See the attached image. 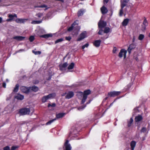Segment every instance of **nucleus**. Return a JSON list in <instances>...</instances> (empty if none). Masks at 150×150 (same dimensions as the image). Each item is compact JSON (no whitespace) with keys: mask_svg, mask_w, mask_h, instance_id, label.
<instances>
[{"mask_svg":"<svg viewBox=\"0 0 150 150\" xmlns=\"http://www.w3.org/2000/svg\"><path fill=\"white\" fill-rule=\"evenodd\" d=\"M88 94H77V96L78 98L81 100V104H83L86 99L87 98V95Z\"/></svg>","mask_w":150,"mask_h":150,"instance_id":"f257e3e1","label":"nucleus"},{"mask_svg":"<svg viewBox=\"0 0 150 150\" xmlns=\"http://www.w3.org/2000/svg\"><path fill=\"white\" fill-rule=\"evenodd\" d=\"M30 112V110L29 108H25L21 109L19 113L21 115L29 114Z\"/></svg>","mask_w":150,"mask_h":150,"instance_id":"f03ea898","label":"nucleus"},{"mask_svg":"<svg viewBox=\"0 0 150 150\" xmlns=\"http://www.w3.org/2000/svg\"><path fill=\"white\" fill-rule=\"evenodd\" d=\"M86 31H83L79 35L78 38L76 39V41H80L86 37Z\"/></svg>","mask_w":150,"mask_h":150,"instance_id":"7ed1b4c3","label":"nucleus"},{"mask_svg":"<svg viewBox=\"0 0 150 150\" xmlns=\"http://www.w3.org/2000/svg\"><path fill=\"white\" fill-rule=\"evenodd\" d=\"M127 52L125 49H122L120 52L119 53L118 56L120 58H121L124 56V59H125L126 57V54Z\"/></svg>","mask_w":150,"mask_h":150,"instance_id":"20e7f679","label":"nucleus"},{"mask_svg":"<svg viewBox=\"0 0 150 150\" xmlns=\"http://www.w3.org/2000/svg\"><path fill=\"white\" fill-rule=\"evenodd\" d=\"M20 89L23 93L25 94H27L30 92L29 87H27L25 86H22L20 87Z\"/></svg>","mask_w":150,"mask_h":150,"instance_id":"39448f33","label":"nucleus"},{"mask_svg":"<svg viewBox=\"0 0 150 150\" xmlns=\"http://www.w3.org/2000/svg\"><path fill=\"white\" fill-rule=\"evenodd\" d=\"M55 94H48V95L44 96L42 98V101L43 103L45 102L46 100L50 98H52V97L55 96Z\"/></svg>","mask_w":150,"mask_h":150,"instance_id":"423d86ee","label":"nucleus"},{"mask_svg":"<svg viewBox=\"0 0 150 150\" xmlns=\"http://www.w3.org/2000/svg\"><path fill=\"white\" fill-rule=\"evenodd\" d=\"M106 25V23L103 21L100 20L98 23V28L102 29L104 28Z\"/></svg>","mask_w":150,"mask_h":150,"instance_id":"0eeeda50","label":"nucleus"},{"mask_svg":"<svg viewBox=\"0 0 150 150\" xmlns=\"http://www.w3.org/2000/svg\"><path fill=\"white\" fill-rule=\"evenodd\" d=\"M69 141L67 140L64 143L65 150H71V147L70 144L69 143Z\"/></svg>","mask_w":150,"mask_h":150,"instance_id":"6e6552de","label":"nucleus"},{"mask_svg":"<svg viewBox=\"0 0 150 150\" xmlns=\"http://www.w3.org/2000/svg\"><path fill=\"white\" fill-rule=\"evenodd\" d=\"M68 65V64L67 62L64 63L62 64H60L59 65V69L61 71L65 70V69Z\"/></svg>","mask_w":150,"mask_h":150,"instance_id":"1a4fd4ad","label":"nucleus"},{"mask_svg":"<svg viewBox=\"0 0 150 150\" xmlns=\"http://www.w3.org/2000/svg\"><path fill=\"white\" fill-rule=\"evenodd\" d=\"M28 20V19L17 18L16 20V22L17 23H24Z\"/></svg>","mask_w":150,"mask_h":150,"instance_id":"9d476101","label":"nucleus"},{"mask_svg":"<svg viewBox=\"0 0 150 150\" xmlns=\"http://www.w3.org/2000/svg\"><path fill=\"white\" fill-rule=\"evenodd\" d=\"M136 45L134 43L130 44L127 50L129 54H130L131 50L135 48Z\"/></svg>","mask_w":150,"mask_h":150,"instance_id":"9b49d317","label":"nucleus"},{"mask_svg":"<svg viewBox=\"0 0 150 150\" xmlns=\"http://www.w3.org/2000/svg\"><path fill=\"white\" fill-rule=\"evenodd\" d=\"M100 11L102 13L103 15L106 13L108 12L107 8L104 6L101 8Z\"/></svg>","mask_w":150,"mask_h":150,"instance_id":"f8f14e48","label":"nucleus"},{"mask_svg":"<svg viewBox=\"0 0 150 150\" xmlns=\"http://www.w3.org/2000/svg\"><path fill=\"white\" fill-rule=\"evenodd\" d=\"M13 39L17 40L18 41H22L25 38V37L22 36H16L13 37Z\"/></svg>","mask_w":150,"mask_h":150,"instance_id":"ddd939ff","label":"nucleus"},{"mask_svg":"<svg viewBox=\"0 0 150 150\" xmlns=\"http://www.w3.org/2000/svg\"><path fill=\"white\" fill-rule=\"evenodd\" d=\"M30 92L33 91L35 92L37 91L38 90V88L35 86L29 87Z\"/></svg>","mask_w":150,"mask_h":150,"instance_id":"4468645a","label":"nucleus"},{"mask_svg":"<svg viewBox=\"0 0 150 150\" xmlns=\"http://www.w3.org/2000/svg\"><path fill=\"white\" fill-rule=\"evenodd\" d=\"M101 40H96L93 43V45L96 47H99L100 45Z\"/></svg>","mask_w":150,"mask_h":150,"instance_id":"2eb2a0df","label":"nucleus"},{"mask_svg":"<svg viewBox=\"0 0 150 150\" xmlns=\"http://www.w3.org/2000/svg\"><path fill=\"white\" fill-rule=\"evenodd\" d=\"M9 18L7 20V21H9L13 20L14 17L16 18L17 17V15L16 14H14L13 15L12 14H9L8 16Z\"/></svg>","mask_w":150,"mask_h":150,"instance_id":"dca6fc26","label":"nucleus"},{"mask_svg":"<svg viewBox=\"0 0 150 150\" xmlns=\"http://www.w3.org/2000/svg\"><path fill=\"white\" fill-rule=\"evenodd\" d=\"M52 34H48L40 35V37L41 38H44L46 39L48 38L49 37H52Z\"/></svg>","mask_w":150,"mask_h":150,"instance_id":"f3484780","label":"nucleus"},{"mask_svg":"<svg viewBox=\"0 0 150 150\" xmlns=\"http://www.w3.org/2000/svg\"><path fill=\"white\" fill-rule=\"evenodd\" d=\"M129 21V19L128 18H126L124 20L122 23V24L123 26H127Z\"/></svg>","mask_w":150,"mask_h":150,"instance_id":"a211bd4d","label":"nucleus"},{"mask_svg":"<svg viewBox=\"0 0 150 150\" xmlns=\"http://www.w3.org/2000/svg\"><path fill=\"white\" fill-rule=\"evenodd\" d=\"M136 144V142L135 141H132L130 144L131 150H134Z\"/></svg>","mask_w":150,"mask_h":150,"instance_id":"6ab92c4d","label":"nucleus"},{"mask_svg":"<svg viewBox=\"0 0 150 150\" xmlns=\"http://www.w3.org/2000/svg\"><path fill=\"white\" fill-rule=\"evenodd\" d=\"M24 96L21 94H17L15 98L18 100H22L23 99Z\"/></svg>","mask_w":150,"mask_h":150,"instance_id":"aec40b11","label":"nucleus"},{"mask_svg":"<svg viewBox=\"0 0 150 150\" xmlns=\"http://www.w3.org/2000/svg\"><path fill=\"white\" fill-rule=\"evenodd\" d=\"M91 91L90 89L85 90L83 92H78L79 94H91Z\"/></svg>","mask_w":150,"mask_h":150,"instance_id":"412c9836","label":"nucleus"},{"mask_svg":"<svg viewBox=\"0 0 150 150\" xmlns=\"http://www.w3.org/2000/svg\"><path fill=\"white\" fill-rule=\"evenodd\" d=\"M142 119V117L140 115L136 116L135 119V120L136 122H139Z\"/></svg>","mask_w":150,"mask_h":150,"instance_id":"4be33fe9","label":"nucleus"},{"mask_svg":"<svg viewBox=\"0 0 150 150\" xmlns=\"http://www.w3.org/2000/svg\"><path fill=\"white\" fill-rule=\"evenodd\" d=\"M110 29L108 27H106L105 28L103 32L104 33H107L109 32H111Z\"/></svg>","mask_w":150,"mask_h":150,"instance_id":"5701e85b","label":"nucleus"},{"mask_svg":"<svg viewBox=\"0 0 150 150\" xmlns=\"http://www.w3.org/2000/svg\"><path fill=\"white\" fill-rule=\"evenodd\" d=\"M19 88V85L18 84H16L13 90V92L14 93L17 92Z\"/></svg>","mask_w":150,"mask_h":150,"instance_id":"b1692460","label":"nucleus"},{"mask_svg":"<svg viewBox=\"0 0 150 150\" xmlns=\"http://www.w3.org/2000/svg\"><path fill=\"white\" fill-rule=\"evenodd\" d=\"M75 64L73 62H72L71 64L68 66L67 69L68 70H71L73 69L74 68Z\"/></svg>","mask_w":150,"mask_h":150,"instance_id":"393cba45","label":"nucleus"},{"mask_svg":"<svg viewBox=\"0 0 150 150\" xmlns=\"http://www.w3.org/2000/svg\"><path fill=\"white\" fill-rule=\"evenodd\" d=\"M64 115V114L63 113H59L56 115V117L57 118H59L63 117Z\"/></svg>","mask_w":150,"mask_h":150,"instance_id":"a878e982","label":"nucleus"},{"mask_svg":"<svg viewBox=\"0 0 150 150\" xmlns=\"http://www.w3.org/2000/svg\"><path fill=\"white\" fill-rule=\"evenodd\" d=\"M75 25V22H74L73 24H72L71 26L69 27L68 29V31H70L72 30L73 29L74 25Z\"/></svg>","mask_w":150,"mask_h":150,"instance_id":"bb28decb","label":"nucleus"},{"mask_svg":"<svg viewBox=\"0 0 150 150\" xmlns=\"http://www.w3.org/2000/svg\"><path fill=\"white\" fill-rule=\"evenodd\" d=\"M127 3L124 2V1H121V6L122 8H124L127 5Z\"/></svg>","mask_w":150,"mask_h":150,"instance_id":"cd10ccee","label":"nucleus"},{"mask_svg":"<svg viewBox=\"0 0 150 150\" xmlns=\"http://www.w3.org/2000/svg\"><path fill=\"white\" fill-rule=\"evenodd\" d=\"M132 84L131 83L128 84L127 86H126L125 88L124 89H126L125 90H124V91H126L128 90L131 86Z\"/></svg>","mask_w":150,"mask_h":150,"instance_id":"c85d7f7f","label":"nucleus"},{"mask_svg":"<svg viewBox=\"0 0 150 150\" xmlns=\"http://www.w3.org/2000/svg\"><path fill=\"white\" fill-rule=\"evenodd\" d=\"M123 93V92H121L120 91H113L108 92V94H120Z\"/></svg>","mask_w":150,"mask_h":150,"instance_id":"c756f323","label":"nucleus"},{"mask_svg":"<svg viewBox=\"0 0 150 150\" xmlns=\"http://www.w3.org/2000/svg\"><path fill=\"white\" fill-rule=\"evenodd\" d=\"M34 8H46L47 7V6L45 4H43L40 6H35Z\"/></svg>","mask_w":150,"mask_h":150,"instance_id":"7c9ffc66","label":"nucleus"},{"mask_svg":"<svg viewBox=\"0 0 150 150\" xmlns=\"http://www.w3.org/2000/svg\"><path fill=\"white\" fill-rule=\"evenodd\" d=\"M143 25L145 26H147L148 24V23L147 21L146 18L145 17H144V20L143 22Z\"/></svg>","mask_w":150,"mask_h":150,"instance_id":"2f4dec72","label":"nucleus"},{"mask_svg":"<svg viewBox=\"0 0 150 150\" xmlns=\"http://www.w3.org/2000/svg\"><path fill=\"white\" fill-rule=\"evenodd\" d=\"M74 94H67L65 96L66 98L67 99H70L74 96Z\"/></svg>","mask_w":150,"mask_h":150,"instance_id":"473e14b6","label":"nucleus"},{"mask_svg":"<svg viewBox=\"0 0 150 150\" xmlns=\"http://www.w3.org/2000/svg\"><path fill=\"white\" fill-rule=\"evenodd\" d=\"M32 52L35 55L40 54L41 53V52L40 51H35L34 50H33Z\"/></svg>","mask_w":150,"mask_h":150,"instance_id":"72a5a7b5","label":"nucleus"},{"mask_svg":"<svg viewBox=\"0 0 150 150\" xmlns=\"http://www.w3.org/2000/svg\"><path fill=\"white\" fill-rule=\"evenodd\" d=\"M133 119L132 118H131L130 120L128 122V127H130L131 126V124L133 122Z\"/></svg>","mask_w":150,"mask_h":150,"instance_id":"f704fd0d","label":"nucleus"},{"mask_svg":"<svg viewBox=\"0 0 150 150\" xmlns=\"http://www.w3.org/2000/svg\"><path fill=\"white\" fill-rule=\"evenodd\" d=\"M83 14V11L82 10H80L78 12V16H82Z\"/></svg>","mask_w":150,"mask_h":150,"instance_id":"c9c22d12","label":"nucleus"},{"mask_svg":"<svg viewBox=\"0 0 150 150\" xmlns=\"http://www.w3.org/2000/svg\"><path fill=\"white\" fill-rule=\"evenodd\" d=\"M144 35L143 34H140L138 37V39L140 40H142L144 39Z\"/></svg>","mask_w":150,"mask_h":150,"instance_id":"e433bc0d","label":"nucleus"},{"mask_svg":"<svg viewBox=\"0 0 150 150\" xmlns=\"http://www.w3.org/2000/svg\"><path fill=\"white\" fill-rule=\"evenodd\" d=\"M29 40L30 42H32L35 40L34 36L32 35L29 38Z\"/></svg>","mask_w":150,"mask_h":150,"instance_id":"4c0bfd02","label":"nucleus"},{"mask_svg":"<svg viewBox=\"0 0 150 150\" xmlns=\"http://www.w3.org/2000/svg\"><path fill=\"white\" fill-rule=\"evenodd\" d=\"M42 22V21H33L32 22V24H40Z\"/></svg>","mask_w":150,"mask_h":150,"instance_id":"58836bf2","label":"nucleus"},{"mask_svg":"<svg viewBox=\"0 0 150 150\" xmlns=\"http://www.w3.org/2000/svg\"><path fill=\"white\" fill-rule=\"evenodd\" d=\"M63 41V39L62 38H59L56 41H55V44H57L59 42H61Z\"/></svg>","mask_w":150,"mask_h":150,"instance_id":"ea45409f","label":"nucleus"},{"mask_svg":"<svg viewBox=\"0 0 150 150\" xmlns=\"http://www.w3.org/2000/svg\"><path fill=\"white\" fill-rule=\"evenodd\" d=\"M56 118H55V119H54L53 120H51L50 121H48V122H47L46 123V125H50V124L52 123V122H53L55 120H56Z\"/></svg>","mask_w":150,"mask_h":150,"instance_id":"a19ab883","label":"nucleus"},{"mask_svg":"<svg viewBox=\"0 0 150 150\" xmlns=\"http://www.w3.org/2000/svg\"><path fill=\"white\" fill-rule=\"evenodd\" d=\"M86 105H83L80 106L78 108V109L79 110H83L86 107Z\"/></svg>","mask_w":150,"mask_h":150,"instance_id":"79ce46f5","label":"nucleus"},{"mask_svg":"<svg viewBox=\"0 0 150 150\" xmlns=\"http://www.w3.org/2000/svg\"><path fill=\"white\" fill-rule=\"evenodd\" d=\"M123 8H121L120 10V11L119 13V15L120 16H122L123 14Z\"/></svg>","mask_w":150,"mask_h":150,"instance_id":"37998d69","label":"nucleus"},{"mask_svg":"<svg viewBox=\"0 0 150 150\" xmlns=\"http://www.w3.org/2000/svg\"><path fill=\"white\" fill-rule=\"evenodd\" d=\"M103 31H103L102 29H100L99 30L98 34L99 35H103Z\"/></svg>","mask_w":150,"mask_h":150,"instance_id":"c03bdc74","label":"nucleus"},{"mask_svg":"<svg viewBox=\"0 0 150 150\" xmlns=\"http://www.w3.org/2000/svg\"><path fill=\"white\" fill-rule=\"evenodd\" d=\"M146 131V129L145 127H143L141 130V132H145Z\"/></svg>","mask_w":150,"mask_h":150,"instance_id":"a18cd8bd","label":"nucleus"},{"mask_svg":"<svg viewBox=\"0 0 150 150\" xmlns=\"http://www.w3.org/2000/svg\"><path fill=\"white\" fill-rule=\"evenodd\" d=\"M89 44L88 43H86L85 45H83L82 47V48L83 49H84L85 47H88Z\"/></svg>","mask_w":150,"mask_h":150,"instance_id":"49530a36","label":"nucleus"},{"mask_svg":"<svg viewBox=\"0 0 150 150\" xmlns=\"http://www.w3.org/2000/svg\"><path fill=\"white\" fill-rule=\"evenodd\" d=\"M65 39L66 40L70 41L71 40V38L70 36H69L65 37Z\"/></svg>","mask_w":150,"mask_h":150,"instance_id":"de8ad7c7","label":"nucleus"},{"mask_svg":"<svg viewBox=\"0 0 150 150\" xmlns=\"http://www.w3.org/2000/svg\"><path fill=\"white\" fill-rule=\"evenodd\" d=\"M146 26L142 25V30L143 31H144L146 29Z\"/></svg>","mask_w":150,"mask_h":150,"instance_id":"09e8293b","label":"nucleus"},{"mask_svg":"<svg viewBox=\"0 0 150 150\" xmlns=\"http://www.w3.org/2000/svg\"><path fill=\"white\" fill-rule=\"evenodd\" d=\"M18 148V146H12L11 148V150H15L17 148Z\"/></svg>","mask_w":150,"mask_h":150,"instance_id":"8fccbe9b","label":"nucleus"},{"mask_svg":"<svg viewBox=\"0 0 150 150\" xmlns=\"http://www.w3.org/2000/svg\"><path fill=\"white\" fill-rule=\"evenodd\" d=\"M117 51V49L116 47H114L113 48L112 52L113 53H115Z\"/></svg>","mask_w":150,"mask_h":150,"instance_id":"3c124183","label":"nucleus"},{"mask_svg":"<svg viewBox=\"0 0 150 150\" xmlns=\"http://www.w3.org/2000/svg\"><path fill=\"white\" fill-rule=\"evenodd\" d=\"M10 149L9 147L8 146L5 147L3 148L4 150H10Z\"/></svg>","mask_w":150,"mask_h":150,"instance_id":"603ef678","label":"nucleus"},{"mask_svg":"<svg viewBox=\"0 0 150 150\" xmlns=\"http://www.w3.org/2000/svg\"><path fill=\"white\" fill-rule=\"evenodd\" d=\"M136 40V37L135 36H134L133 37V38L132 40V42H134V41H135Z\"/></svg>","mask_w":150,"mask_h":150,"instance_id":"864d4df0","label":"nucleus"},{"mask_svg":"<svg viewBox=\"0 0 150 150\" xmlns=\"http://www.w3.org/2000/svg\"><path fill=\"white\" fill-rule=\"evenodd\" d=\"M42 16V14L41 13H38L36 15V16L38 17L39 18H40L41 16Z\"/></svg>","mask_w":150,"mask_h":150,"instance_id":"5fc2aeb1","label":"nucleus"},{"mask_svg":"<svg viewBox=\"0 0 150 150\" xmlns=\"http://www.w3.org/2000/svg\"><path fill=\"white\" fill-rule=\"evenodd\" d=\"M3 87L4 88H6V84L5 82H4L2 84Z\"/></svg>","mask_w":150,"mask_h":150,"instance_id":"6e6d98bb","label":"nucleus"},{"mask_svg":"<svg viewBox=\"0 0 150 150\" xmlns=\"http://www.w3.org/2000/svg\"><path fill=\"white\" fill-rule=\"evenodd\" d=\"M109 1V0H103V3L104 4H107Z\"/></svg>","mask_w":150,"mask_h":150,"instance_id":"4d7b16f0","label":"nucleus"},{"mask_svg":"<svg viewBox=\"0 0 150 150\" xmlns=\"http://www.w3.org/2000/svg\"><path fill=\"white\" fill-rule=\"evenodd\" d=\"M39 83V81L38 80H36L33 83L35 84H37L38 83Z\"/></svg>","mask_w":150,"mask_h":150,"instance_id":"13d9d810","label":"nucleus"},{"mask_svg":"<svg viewBox=\"0 0 150 150\" xmlns=\"http://www.w3.org/2000/svg\"><path fill=\"white\" fill-rule=\"evenodd\" d=\"M108 96H110V97H113V96H115V95H117V94H108Z\"/></svg>","mask_w":150,"mask_h":150,"instance_id":"bf43d9fd","label":"nucleus"},{"mask_svg":"<svg viewBox=\"0 0 150 150\" xmlns=\"http://www.w3.org/2000/svg\"><path fill=\"white\" fill-rule=\"evenodd\" d=\"M134 59L136 60V61L138 62L139 60L137 57H134Z\"/></svg>","mask_w":150,"mask_h":150,"instance_id":"052dcab7","label":"nucleus"},{"mask_svg":"<svg viewBox=\"0 0 150 150\" xmlns=\"http://www.w3.org/2000/svg\"><path fill=\"white\" fill-rule=\"evenodd\" d=\"M52 76H50L48 78H47V80H50L51 79Z\"/></svg>","mask_w":150,"mask_h":150,"instance_id":"680f3d73","label":"nucleus"},{"mask_svg":"<svg viewBox=\"0 0 150 150\" xmlns=\"http://www.w3.org/2000/svg\"><path fill=\"white\" fill-rule=\"evenodd\" d=\"M56 105L55 103H53L51 105V107H54Z\"/></svg>","mask_w":150,"mask_h":150,"instance_id":"e2e57ef3","label":"nucleus"},{"mask_svg":"<svg viewBox=\"0 0 150 150\" xmlns=\"http://www.w3.org/2000/svg\"><path fill=\"white\" fill-rule=\"evenodd\" d=\"M92 100H89L88 102H87L86 103V104H88L89 103H90L91 102Z\"/></svg>","mask_w":150,"mask_h":150,"instance_id":"0e129e2a","label":"nucleus"},{"mask_svg":"<svg viewBox=\"0 0 150 150\" xmlns=\"http://www.w3.org/2000/svg\"><path fill=\"white\" fill-rule=\"evenodd\" d=\"M123 1L127 4L129 1V0H123Z\"/></svg>","mask_w":150,"mask_h":150,"instance_id":"69168bd1","label":"nucleus"},{"mask_svg":"<svg viewBox=\"0 0 150 150\" xmlns=\"http://www.w3.org/2000/svg\"><path fill=\"white\" fill-rule=\"evenodd\" d=\"M68 94H74V92L73 91H70Z\"/></svg>","mask_w":150,"mask_h":150,"instance_id":"338daca9","label":"nucleus"},{"mask_svg":"<svg viewBox=\"0 0 150 150\" xmlns=\"http://www.w3.org/2000/svg\"><path fill=\"white\" fill-rule=\"evenodd\" d=\"M2 18L0 17V23H1L2 22Z\"/></svg>","mask_w":150,"mask_h":150,"instance_id":"774afa93","label":"nucleus"}]
</instances>
